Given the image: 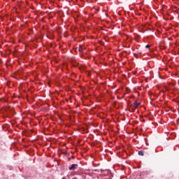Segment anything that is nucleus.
<instances>
[{"label":"nucleus","mask_w":179,"mask_h":179,"mask_svg":"<svg viewBox=\"0 0 179 179\" xmlns=\"http://www.w3.org/2000/svg\"><path fill=\"white\" fill-rule=\"evenodd\" d=\"M74 179H76V178H74Z\"/></svg>","instance_id":"obj_6"},{"label":"nucleus","mask_w":179,"mask_h":179,"mask_svg":"<svg viewBox=\"0 0 179 179\" xmlns=\"http://www.w3.org/2000/svg\"><path fill=\"white\" fill-rule=\"evenodd\" d=\"M139 106H141L140 103H138L136 101L134 102V107H135V108H138Z\"/></svg>","instance_id":"obj_2"},{"label":"nucleus","mask_w":179,"mask_h":179,"mask_svg":"<svg viewBox=\"0 0 179 179\" xmlns=\"http://www.w3.org/2000/svg\"><path fill=\"white\" fill-rule=\"evenodd\" d=\"M78 164H73L69 167V170H76V169H78Z\"/></svg>","instance_id":"obj_1"},{"label":"nucleus","mask_w":179,"mask_h":179,"mask_svg":"<svg viewBox=\"0 0 179 179\" xmlns=\"http://www.w3.org/2000/svg\"><path fill=\"white\" fill-rule=\"evenodd\" d=\"M83 50H85V48L83 46H80L78 48L79 52H82V51H83Z\"/></svg>","instance_id":"obj_3"},{"label":"nucleus","mask_w":179,"mask_h":179,"mask_svg":"<svg viewBox=\"0 0 179 179\" xmlns=\"http://www.w3.org/2000/svg\"><path fill=\"white\" fill-rule=\"evenodd\" d=\"M150 48V45H145V48Z\"/></svg>","instance_id":"obj_5"},{"label":"nucleus","mask_w":179,"mask_h":179,"mask_svg":"<svg viewBox=\"0 0 179 179\" xmlns=\"http://www.w3.org/2000/svg\"><path fill=\"white\" fill-rule=\"evenodd\" d=\"M138 156H143L144 155L143 151L142 150L138 151Z\"/></svg>","instance_id":"obj_4"}]
</instances>
